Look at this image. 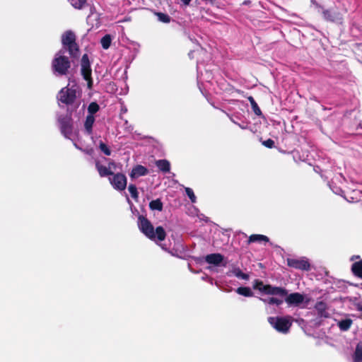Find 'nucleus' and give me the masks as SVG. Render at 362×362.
<instances>
[{
  "mask_svg": "<svg viewBox=\"0 0 362 362\" xmlns=\"http://www.w3.org/2000/svg\"><path fill=\"white\" fill-rule=\"evenodd\" d=\"M100 149L106 155L110 156L111 154V151L110 148L107 146L106 144H105L103 142H100L99 145Z\"/></svg>",
  "mask_w": 362,
  "mask_h": 362,
  "instance_id": "nucleus-33",
  "label": "nucleus"
},
{
  "mask_svg": "<svg viewBox=\"0 0 362 362\" xmlns=\"http://www.w3.org/2000/svg\"><path fill=\"white\" fill-rule=\"evenodd\" d=\"M262 144L264 146H265L267 148H272L274 145V141L272 139H269L263 141Z\"/></svg>",
  "mask_w": 362,
  "mask_h": 362,
  "instance_id": "nucleus-34",
  "label": "nucleus"
},
{
  "mask_svg": "<svg viewBox=\"0 0 362 362\" xmlns=\"http://www.w3.org/2000/svg\"><path fill=\"white\" fill-rule=\"evenodd\" d=\"M236 292L246 297H252L253 296V293L249 287H239L237 288Z\"/></svg>",
  "mask_w": 362,
  "mask_h": 362,
  "instance_id": "nucleus-24",
  "label": "nucleus"
},
{
  "mask_svg": "<svg viewBox=\"0 0 362 362\" xmlns=\"http://www.w3.org/2000/svg\"><path fill=\"white\" fill-rule=\"evenodd\" d=\"M75 41L76 36L72 31L68 30L62 35L63 48L68 49L69 54L73 57H76L78 54V47Z\"/></svg>",
  "mask_w": 362,
  "mask_h": 362,
  "instance_id": "nucleus-6",
  "label": "nucleus"
},
{
  "mask_svg": "<svg viewBox=\"0 0 362 362\" xmlns=\"http://www.w3.org/2000/svg\"><path fill=\"white\" fill-rule=\"evenodd\" d=\"M79 95V87L76 84H69L66 87L61 89L57 95V99L59 102L66 105L76 104V107H78L79 103L77 102V98Z\"/></svg>",
  "mask_w": 362,
  "mask_h": 362,
  "instance_id": "nucleus-3",
  "label": "nucleus"
},
{
  "mask_svg": "<svg viewBox=\"0 0 362 362\" xmlns=\"http://www.w3.org/2000/svg\"><path fill=\"white\" fill-rule=\"evenodd\" d=\"M322 14L324 18L326 19L327 21H339L341 19L339 13L334 12L331 10H324Z\"/></svg>",
  "mask_w": 362,
  "mask_h": 362,
  "instance_id": "nucleus-14",
  "label": "nucleus"
},
{
  "mask_svg": "<svg viewBox=\"0 0 362 362\" xmlns=\"http://www.w3.org/2000/svg\"><path fill=\"white\" fill-rule=\"evenodd\" d=\"M128 190H129L132 197L134 199L137 200L138 197H139V194H138V192H137L136 187L134 185H129V186L128 187Z\"/></svg>",
  "mask_w": 362,
  "mask_h": 362,
  "instance_id": "nucleus-30",
  "label": "nucleus"
},
{
  "mask_svg": "<svg viewBox=\"0 0 362 362\" xmlns=\"http://www.w3.org/2000/svg\"><path fill=\"white\" fill-rule=\"evenodd\" d=\"M107 168L112 171V175H114V172L117 170V165L115 162H110Z\"/></svg>",
  "mask_w": 362,
  "mask_h": 362,
  "instance_id": "nucleus-35",
  "label": "nucleus"
},
{
  "mask_svg": "<svg viewBox=\"0 0 362 362\" xmlns=\"http://www.w3.org/2000/svg\"><path fill=\"white\" fill-rule=\"evenodd\" d=\"M94 122L95 117L92 115H88L84 122V128L86 132L89 135L93 132V126Z\"/></svg>",
  "mask_w": 362,
  "mask_h": 362,
  "instance_id": "nucleus-15",
  "label": "nucleus"
},
{
  "mask_svg": "<svg viewBox=\"0 0 362 362\" xmlns=\"http://www.w3.org/2000/svg\"><path fill=\"white\" fill-rule=\"evenodd\" d=\"M127 110L125 107H122V109H121V112L122 113H125L127 112Z\"/></svg>",
  "mask_w": 362,
  "mask_h": 362,
  "instance_id": "nucleus-38",
  "label": "nucleus"
},
{
  "mask_svg": "<svg viewBox=\"0 0 362 362\" xmlns=\"http://www.w3.org/2000/svg\"><path fill=\"white\" fill-rule=\"evenodd\" d=\"M83 152H85L87 154H91L92 152H93V150L92 149H89V150H82Z\"/></svg>",
  "mask_w": 362,
  "mask_h": 362,
  "instance_id": "nucleus-37",
  "label": "nucleus"
},
{
  "mask_svg": "<svg viewBox=\"0 0 362 362\" xmlns=\"http://www.w3.org/2000/svg\"><path fill=\"white\" fill-rule=\"evenodd\" d=\"M81 66V74L83 78L88 82V88L91 89L93 86V80L91 78L92 71L90 69L89 59L86 54H83L82 57Z\"/></svg>",
  "mask_w": 362,
  "mask_h": 362,
  "instance_id": "nucleus-7",
  "label": "nucleus"
},
{
  "mask_svg": "<svg viewBox=\"0 0 362 362\" xmlns=\"http://www.w3.org/2000/svg\"><path fill=\"white\" fill-rule=\"evenodd\" d=\"M162 249L164 250H167V249L163 246V245H160Z\"/></svg>",
  "mask_w": 362,
  "mask_h": 362,
  "instance_id": "nucleus-41",
  "label": "nucleus"
},
{
  "mask_svg": "<svg viewBox=\"0 0 362 362\" xmlns=\"http://www.w3.org/2000/svg\"><path fill=\"white\" fill-rule=\"evenodd\" d=\"M351 271L356 276L362 279V259L352 264Z\"/></svg>",
  "mask_w": 362,
  "mask_h": 362,
  "instance_id": "nucleus-17",
  "label": "nucleus"
},
{
  "mask_svg": "<svg viewBox=\"0 0 362 362\" xmlns=\"http://www.w3.org/2000/svg\"><path fill=\"white\" fill-rule=\"evenodd\" d=\"M248 100L250 101L252 110L255 112V115L259 116L262 115V111L260 108L259 107L258 105L255 102V99L252 96H249L247 98Z\"/></svg>",
  "mask_w": 362,
  "mask_h": 362,
  "instance_id": "nucleus-25",
  "label": "nucleus"
},
{
  "mask_svg": "<svg viewBox=\"0 0 362 362\" xmlns=\"http://www.w3.org/2000/svg\"><path fill=\"white\" fill-rule=\"evenodd\" d=\"M260 300H262L264 303L268 304V305H280L282 304L283 300L281 299H279L278 298L275 297H270L267 298H259Z\"/></svg>",
  "mask_w": 362,
  "mask_h": 362,
  "instance_id": "nucleus-21",
  "label": "nucleus"
},
{
  "mask_svg": "<svg viewBox=\"0 0 362 362\" xmlns=\"http://www.w3.org/2000/svg\"><path fill=\"white\" fill-rule=\"evenodd\" d=\"M352 322L353 321L351 319H345L339 321L338 326L341 331H347L352 325Z\"/></svg>",
  "mask_w": 362,
  "mask_h": 362,
  "instance_id": "nucleus-22",
  "label": "nucleus"
},
{
  "mask_svg": "<svg viewBox=\"0 0 362 362\" xmlns=\"http://www.w3.org/2000/svg\"><path fill=\"white\" fill-rule=\"evenodd\" d=\"M98 110H99V105L95 102L90 103L88 107V111L89 113L88 115H93V114L97 112Z\"/></svg>",
  "mask_w": 362,
  "mask_h": 362,
  "instance_id": "nucleus-31",
  "label": "nucleus"
},
{
  "mask_svg": "<svg viewBox=\"0 0 362 362\" xmlns=\"http://www.w3.org/2000/svg\"><path fill=\"white\" fill-rule=\"evenodd\" d=\"M185 5H188L192 0H181Z\"/></svg>",
  "mask_w": 362,
  "mask_h": 362,
  "instance_id": "nucleus-36",
  "label": "nucleus"
},
{
  "mask_svg": "<svg viewBox=\"0 0 362 362\" xmlns=\"http://www.w3.org/2000/svg\"><path fill=\"white\" fill-rule=\"evenodd\" d=\"M58 122L59 123L62 133L68 138L71 134V118L68 117H59Z\"/></svg>",
  "mask_w": 362,
  "mask_h": 362,
  "instance_id": "nucleus-10",
  "label": "nucleus"
},
{
  "mask_svg": "<svg viewBox=\"0 0 362 362\" xmlns=\"http://www.w3.org/2000/svg\"><path fill=\"white\" fill-rule=\"evenodd\" d=\"M354 362H362V341L357 344L355 351L353 354Z\"/></svg>",
  "mask_w": 362,
  "mask_h": 362,
  "instance_id": "nucleus-18",
  "label": "nucleus"
},
{
  "mask_svg": "<svg viewBox=\"0 0 362 362\" xmlns=\"http://www.w3.org/2000/svg\"><path fill=\"white\" fill-rule=\"evenodd\" d=\"M358 257H359L358 256H353V257H351V260L353 261L355 258H358Z\"/></svg>",
  "mask_w": 362,
  "mask_h": 362,
  "instance_id": "nucleus-40",
  "label": "nucleus"
},
{
  "mask_svg": "<svg viewBox=\"0 0 362 362\" xmlns=\"http://www.w3.org/2000/svg\"><path fill=\"white\" fill-rule=\"evenodd\" d=\"M223 260V256L219 253H213L205 257V261L210 264L219 265Z\"/></svg>",
  "mask_w": 362,
  "mask_h": 362,
  "instance_id": "nucleus-12",
  "label": "nucleus"
},
{
  "mask_svg": "<svg viewBox=\"0 0 362 362\" xmlns=\"http://www.w3.org/2000/svg\"><path fill=\"white\" fill-rule=\"evenodd\" d=\"M149 207L151 210H158L160 211L163 209V204L160 199H157L150 202Z\"/></svg>",
  "mask_w": 362,
  "mask_h": 362,
  "instance_id": "nucleus-26",
  "label": "nucleus"
},
{
  "mask_svg": "<svg viewBox=\"0 0 362 362\" xmlns=\"http://www.w3.org/2000/svg\"><path fill=\"white\" fill-rule=\"evenodd\" d=\"M156 165L163 173L170 171V164L167 160H158L156 162Z\"/></svg>",
  "mask_w": 362,
  "mask_h": 362,
  "instance_id": "nucleus-19",
  "label": "nucleus"
},
{
  "mask_svg": "<svg viewBox=\"0 0 362 362\" xmlns=\"http://www.w3.org/2000/svg\"><path fill=\"white\" fill-rule=\"evenodd\" d=\"M111 37L109 35H105L100 40L103 49H107L110 47L111 44Z\"/></svg>",
  "mask_w": 362,
  "mask_h": 362,
  "instance_id": "nucleus-27",
  "label": "nucleus"
},
{
  "mask_svg": "<svg viewBox=\"0 0 362 362\" xmlns=\"http://www.w3.org/2000/svg\"><path fill=\"white\" fill-rule=\"evenodd\" d=\"M253 288L267 295L281 297L286 296L285 301L289 305L298 306L305 299L304 296L300 293H293L288 295L286 289L281 287L272 286L271 285H264L263 282L259 280L255 281Z\"/></svg>",
  "mask_w": 362,
  "mask_h": 362,
  "instance_id": "nucleus-1",
  "label": "nucleus"
},
{
  "mask_svg": "<svg viewBox=\"0 0 362 362\" xmlns=\"http://www.w3.org/2000/svg\"><path fill=\"white\" fill-rule=\"evenodd\" d=\"M111 185L117 190H124L127 187V177L122 173L114 174L109 178Z\"/></svg>",
  "mask_w": 362,
  "mask_h": 362,
  "instance_id": "nucleus-9",
  "label": "nucleus"
},
{
  "mask_svg": "<svg viewBox=\"0 0 362 362\" xmlns=\"http://www.w3.org/2000/svg\"><path fill=\"white\" fill-rule=\"evenodd\" d=\"M96 168L101 177L112 175V171L108 169L107 167L100 165L99 163H96Z\"/></svg>",
  "mask_w": 362,
  "mask_h": 362,
  "instance_id": "nucleus-20",
  "label": "nucleus"
},
{
  "mask_svg": "<svg viewBox=\"0 0 362 362\" xmlns=\"http://www.w3.org/2000/svg\"><path fill=\"white\" fill-rule=\"evenodd\" d=\"M268 322L279 332L286 334L291 327L292 317L291 316L269 317Z\"/></svg>",
  "mask_w": 362,
  "mask_h": 362,
  "instance_id": "nucleus-5",
  "label": "nucleus"
},
{
  "mask_svg": "<svg viewBox=\"0 0 362 362\" xmlns=\"http://www.w3.org/2000/svg\"><path fill=\"white\" fill-rule=\"evenodd\" d=\"M228 276L233 275L236 276L237 278L243 279V280H248L249 279V275L247 274L243 273L239 267H233L231 270H230L227 273Z\"/></svg>",
  "mask_w": 362,
  "mask_h": 362,
  "instance_id": "nucleus-13",
  "label": "nucleus"
},
{
  "mask_svg": "<svg viewBox=\"0 0 362 362\" xmlns=\"http://www.w3.org/2000/svg\"><path fill=\"white\" fill-rule=\"evenodd\" d=\"M155 14L158 17L159 21L166 23H170V17L168 15L160 12H156Z\"/></svg>",
  "mask_w": 362,
  "mask_h": 362,
  "instance_id": "nucleus-28",
  "label": "nucleus"
},
{
  "mask_svg": "<svg viewBox=\"0 0 362 362\" xmlns=\"http://www.w3.org/2000/svg\"><path fill=\"white\" fill-rule=\"evenodd\" d=\"M185 192L190 199L191 202L192 203H195L197 201V197L194 195L193 190L189 187H185Z\"/></svg>",
  "mask_w": 362,
  "mask_h": 362,
  "instance_id": "nucleus-32",
  "label": "nucleus"
},
{
  "mask_svg": "<svg viewBox=\"0 0 362 362\" xmlns=\"http://www.w3.org/2000/svg\"><path fill=\"white\" fill-rule=\"evenodd\" d=\"M261 241L268 242L269 238L267 236L264 235H252L249 238V243L261 242Z\"/></svg>",
  "mask_w": 362,
  "mask_h": 362,
  "instance_id": "nucleus-23",
  "label": "nucleus"
},
{
  "mask_svg": "<svg viewBox=\"0 0 362 362\" xmlns=\"http://www.w3.org/2000/svg\"><path fill=\"white\" fill-rule=\"evenodd\" d=\"M74 146H75V147H76V148H78V149H79V150L82 151V148H80V147H79L76 144H74Z\"/></svg>",
  "mask_w": 362,
  "mask_h": 362,
  "instance_id": "nucleus-39",
  "label": "nucleus"
},
{
  "mask_svg": "<svg viewBox=\"0 0 362 362\" xmlns=\"http://www.w3.org/2000/svg\"><path fill=\"white\" fill-rule=\"evenodd\" d=\"M148 173V170L141 165H135L131 173H129V177L131 179L134 180L141 176H145Z\"/></svg>",
  "mask_w": 362,
  "mask_h": 362,
  "instance_id": "nucleus-11",
  "label": "nucleus"
},
{
  "mask_svg": "<svg viewBox=\"0 0 362 362\" xmlns=\"http://www.w3.org/2000/svg\"><path fill=\"white\" fill-rule=\"evenodd\" d=\"M71 4L78 9H81L85 5L86 0H69Z\"/></svg>",
  "mask_w": 362,
  "mask_h": 362,
  "instance_id": "nucleus-29",
  "label": "nucleus"
},
{
  "mask_svg": "<svg viewBox=\"0 0 362 362\" xmlns=\"http://www.w3.org/2000/svg\"><path fill=\"white\" fill-rule=\"evenodd\" d=\"M287 264L291 267L303 271H308L310 268V264L305 257L300 259L288 258Z\"/></svg>",
  "mask_w": 362,
  "mask_h": 362,
  "instance_id": "nucleus-8",
  "label": "nucleus"
},
{
  "mask_svg": "<svg viewBox=\"0 0 362 362\" xmlns=\"http://www.w3.org/2000/svg\"><path fill=\"white\" fill-rule=\"evenodd\" d=\"M138 226L140 230L149 239L154 241H163L166 233L162 226H158L156 230L151 222L145 217L140 216L138 218Z\"/></svg>",
  "mask_w": 362,
  "mask_h": 362,
  "instance_id": "nucleus-2",
  "label": "nucleus"
},
{
  "mask_svg": "<svg viewBox=\"0 0 362 362\" xmlns=\"http://www.w3.org/2000/svg\"><path fill=\"white\" fill-rule=\"evenodd\" d=\"M64 50L62 49L59 51L54 56L52 62V68L54 75L64 76L66 75L71 66L69 59L64 56Z\"/></svg>",
  "mask_w": 362,
  "mask_h": 362,
  "instance_id": "nucleus-4",
  "label": "nucleus"
},
{
  "mask_svg": "<svg viewBox=\"0 0 362 362\" xmlns=\"http://www.w3.org/2000/svg\"><path fill=\"white\" fill-rule=\"evenodd\" d=\"M315 308L317 311V313L321 317H327L328 313L327 312V305L323 301H319L315 304Z\"/></svg>",
  "mask_w": 362,
  "mask_h": 362,
  "instance_id": "nucleus-16",
  "label": "nucleus"
}]
</instances>
